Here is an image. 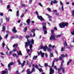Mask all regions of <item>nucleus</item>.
I'll return each instance as SVG.
<instances>
[{"instance_id":"f257e3e1","label":"nucleus","mask_w":74,"mask_h":74,"mask_svg":"<svg viewBox=\"0 0 74 74\" xmlns=\"http://www.w3.org/2000/svg\"><path fill=\"white\" fill-rule=\"evenodd\" d=\"M27 41H28L27 42H25V47L26 48V47H27L28 45L29 46L30 49L31 51L32 50V47H33V45L32 44H33L34 43V40L33 39H32V40H29L28 39H27Z\"/></svg>"},{"instance_id":"f03ea898","label":"nucleus","mask_w":74,"mask_h":74,"mask_svg":"<svg viewBox=\"0 0 74 74\" xmlns=\"http://www.w3.org/2000/svg\"><path fill=\"white\" fill-rule=\"evenodd\" d=\"M53 33H54V30H52L51 33L53 34H51V36L50 38V40H56V38H55V34H53Z\"/></svg>"},{"instance_id":"7ed1b4c3","label":"nucleus","mask_w":74,"mask_h":74,"mask_svg":"<svg viewBox=\"0 0 74 74\" xmlns=\"http://www.w3.org/2000/svg\"><path fill=\"white\" fill-rule=\"evenodd\" d=\"M68 25V23H62L59 24L60 27L61 28H63V27H64L65 26H67Z\"/></svg>"},{"instance_id":"20e7f679","label":"nucleus","mask_w":74,"mask_h":74,"mask_svg":"<svg viewBox=\"0 0 74 74\" xmlns=\"http://www.w3.org/2000/svg\"><path fill=\"white\" fill-rule=\"evenodd\" d=\"M14 63L12 62H10V63L9 64L8 67V70L10 71L11 70V67L10 66H12L14 64Z\"/></svg>"},{"instance_id":"39448f33","label":"nucleus","mask_w":74,"mask_h":74,"mask_svg":"<svg viewBox=\"0 0 74 74\" xmlns=\"http://www.w3.org/2000/svg\"><path fill=\"white\" fill-rule=\"evenodd\" d=\"M42 29L43 30L44 32V34H46L47 33V28L46 27V26H43Z\"/></svg>"},{"instance_id":"423d86ee","label":"nucleus","mask_w":74,"mask_h":74,"mask_svg":"<svg viewBox=\"0 0 74 74\" xmlns=\"http://www.w3.org/2000/svg\"><path fill=\"white\" fill-rule=\"evenodd\" d=\"M37 18H38L39 19H40L41 21H44L45 20L44 19V18H42V16H39V15L37 16Z\"/></svg>"},{"instance_id":"0eeeda50","label":"nucleus","mask_w":74,"mask_h":74,"mask_svg":"<svg viewBox=\"0 0 74 74\" xmlns=\"http://www.w3.org/2000/svg\"><path fill=\"white\" fill-rule=\"evenodd\" d=\"M8 72L7 69L6 68L5 69V70L2 71V73H1V74H8Z\"/></svg>"},{"instance_id":"6e6552de","label":"nucleus","mask_w":74,"mask_h":74,"mask_svg":"<svg viewBox=\"0 0 74 74\" xmlns=\"http://www.w3.org/2000/svg\"><path fill=\"white\" fill-rule=\"evenodd\" d=\"M54 73V70L52 68H50L49 74H53Z\"/></svg>"},{"instance_id":"1a4fd4ad","label":"nucleus","mask_w":74,"mask_h":74,"mask_svg":"<svg viewBox=\"0 0 74 74\" xmlns=\"http://www.w3.org/2000/svg\"><path fill=\"white\" fill-rule=\"evenodd\" d=\"M35 68H36V69H38V70L39 71H40V72L43 71L42 69L40 68V69H39L38 68V66L37 65V64H35Z\"/></svg>"},{"instance_id":"9d476101","label":"nucleus","mask_w":74,"mask_h":74,"mask_svg":"<svg viewBox=\"0 0 74 74\" xmlns=\"http://www.w3.org/2000/svg\"><path fill=\"white\" fill-rule=\"evenodd\" d=\"M38 53L39 55V54H41V56L42 58H43L44 57V53H42V51H41L40 52H38Z\"/></svg>"},{"instance_id":"9b49d317","label":"nucleus","mask_w":74,"mask_h":74,"mask_svg":"<svg viewBox=\"0 0 74 74\" xmlns=\"http://www.w3.org/2000/svg\"><path fill=\"white\" fill-rule=\"evenodd\" d=\"M12 32L13 33H16V28L15 27H14V28L12 29Z\"/></svg>"},{"instance_id":"f8f14e48","label":"nucleus","mask_w":74,"mask_h":74,"mask_svg":"<svg viewBox=\"0 0 74 74\" xmlns=\"http://www.w3.org/2000/svg\"><path fill=\"white\" fill-rule=\"evenodd\" d=\"M3 27H2V32H4L5 30V27L4 26V25H2Z\"/></svg>"},{"instance_id":"ddd939ff","label":"nucleus","mask_w":74,"mask_h":74,"mask_svg":"<svg viewBox=\"0 0 74 74\" xmlns=\"http://www.w3.org/2000/svg\"><path fill=\"white\" fill-rule=\"evenodd\" d=\"M26 22L27 24H28V25H30V19H28L27 20Z\"/></svg>"},{"instance_id":"4468645a","label":"nucleus","mask_w":74,"mask_h":74,"mask_svg":"<svg viewBox=\"0 0 74 74\" xmlns=\"http://www.w3.org/2000/svg\"><path fill=\"white\" fill-rule=\"evenodd\" d=\"M17 53L18 54V55H21V56H22V53H21V51H20L19 52H18V51H17Z\"/></svg>"},{"instance_id":"2eb2a0df","label":"nucleus","mask_w":74,"mask_h":74,"mask_svg":"<svg viewBox=\"0 0 74 74\" xmlns=\"http://www.w3.org/2000/svg\"><path fill=\"white\" fill-rule=\"evenodd\" d=\"M47 48L48 47L47 46H45L43 48L44 51H45L47 50Z\"/></svg>"},{"instance_id":"dca6fc26","label":"nucleus","mask_w":74,"mask_h":74,"mask_svg":"<svg viewBox=\"0 0 74 74\" xmlns=\"http://www.w3.org/2000/svg\"><path fill=\"white\" fill-rule=\"evenodd\" d=\"M38 56H34L33 57V58H32L33 60H36L37 59V58Z\"/></svg>"},{"instance_id":"f3484780","label":"nucleus","mask_w":74,"mask_h":74,"mask_svg":"<svg viewBox=\"0 0 74 74\" xmlns=\"http://www.w3.org/2000/svg\"><path fill=\"white\" fill-rule=\"evenodd\" d=\"M27 74H31L32 73V72L30 71V69H27Z\"/></svg>"},{"instance_id":"a211bd4d","label":"nucleus","mask_w":74,"mask_h":74,"mask_svg":"<svg viewBox=\"0 0 74 74\" xmlns=\"http://www.w3.org/2000/svg\"><path fill=\"white\" fill-rule=\"evenodd\" d=\"M18 47V44H15L13 45V48H15V47Z\"/></svg>"},{"instance_id":"6ab92c4d","label":"nucleus","mask_w":74,"mask_h":74,"mask_svg":"<svg viewBox=\"0 0 74 74\" xmlns=\"http://www.w3.org/2000/svg\"><path fill=\"white\" fill-rule=\"evenodd\" d=\"M19 15V11H18L16 12V16H17V17H18Z\"/></svg>"},{"instance_id":"aec40b11","label":"nucleus","mask_w":74,"mask_h":74,"mask_svg":"<svg viewBox=\"0 0 74 74\" xmlns=\"http://www.w3.org/2000/svg\"><path fill=\"white\" fill-rule=\"evenodd\" d=\"M17 62L18 63V64L19 65H20V64H21V61H20V60H17Z\"/></svg>"},{"instance_id":"412c9836","label":"nucleus","mask_w":74,"mask_h":74,"mask_svg":"<svg viewBox=\"0 0 74 74\" xmlns=\"http://www.w3.org/2000/svg\"><path fill=\"white\" fill-rule=\"evenodd\" d=\"M35 31H36V29H33L31 30V32H32V33H34V32H35Z\"/></svg>"},{"instance_id":"4be33fe9","label":"nucleus","mask_w":74,"mask_h":74,"mask_svg":"<svg viewBox=\"0 0 74 74\" xmlns=\"http://www.w3.org/2000/svg\"><path fill=\"white\" fill-rule=\"evenodd\" d=\"M34 71H35V68L34 67H33L32 70L31 71V73H32V72H34Z\"/></svg>"},{"instance_id":"5701e85b","label":"nucleus","mask_w":74,"mask_h":74,"mask_svg":"<svg viewBox=\"0 0 74 74\" xmlns=\"http://www.w3.org/2000/svg\"><path fill=\"white\" fill-rule=\"evenodd\" d=\"M72 61V60H70L69 62H68L67 63V65L68 66L69 64Z\"/></svg>"},{"instance_id":"b1692460","label":"nucleus","mask_w":74,"mask_h":74,"mask_svg":"<svg viewBox=\"0 0 74 74\" xmlns=\"http://www.w3.org/2000/svg\"><path fill=\"white\" fill-rule=\"evenodd\" d=\"M47 24L46 23H42V25L43 26H45V25Z\"/></svg>"},{"instance_id":"393cba45","label":"nucleus","mask_w":74,"mask_h":74,"mask_svg":"<svg viewBox=\"0 0 74 74\" xmlns=\"http://www.w3.org/2000/svg\"><path fill=\"white\" fill-rule=\"evenodd\" d=\"M61 57H65V56H67V54H66L65 55V56H64V54H62L61 55Z\"/></svg>"},{"instance_id":"a878e982","label":"nucleus","mask_w":74,"mask_h":74,"mask_svg":"<svg viewBox=\"0 0 74 74\" xmlns=\"http://www.w3.org/2000/svg\"><path fill=\"white\" fill-rule=\"evenodd\" d=\"M47 51L49 52H51V51H52V49H51L47 48Z\"/></svg>"},{"instance_id":"bb28decb","label":"nucleus","mask_w":74,"mask_h":74,"mask_svg":"<svg viewBox=\"0 0 74 74\" xmlns=\"http://www.w3.org/2000/svg\"><path fill=\"white\" fill-rule=\"evenodd\" d=\"M64 45V47L65 46L67 47V46L68 45L67 44V42H66L65 41Z\"/></svg>"},{"instance_id":"cd10ccee","label":"nucleus","mask_w":74,"mask_h":74,"mask_svg":"<svg viewBox=\"0 0 74 74\" xmlns=\"http://www.w3.org/2000/svg\"><path fill=\"white\" fill-rule=\"evenodd\" d=\"M50 58L53 57V53H51V52H50Z\"/></svg>"},{"instance_id":"c85d7f7f","label":"nucleus","mask_w":74,"mask_h":74,"mask_svg":"<svg viewBox=\"0 0 74 74\" xmlns=\"http://www.w3.org/2000/svg\"><path fill=\"white\" fill-rule=\"evenodd\" d=\"M65 48V47H64L63 48V47H61V51L62 52H63V51H64V49Z\"/></svg>"},{"instance_id":"c756f323","label":"nucleus","mask_w":74,"mask_h":74,"mask_svg":"<svg viewBox=\"0 0 74 74\" xmlns=\"http://www.w3.org/2000/svg\"><path fill=\"white\" fill-rule=\"evenodd\" d=\"M13 50H12L10 51L9 52V55H11V53H13Z\"/></svg>"},{"instance_id":"7c9ffc66","label":"nucleus","mask_w":74,"mask_h":74,"mask_svg":"<svg viewBox=\"0 0 74 74\" xmlns=\"http://www.w3.org/2000/svg\"><path fill=\"white\" fill-rule=\"evenodd\" d=\"M62 67H61L59 68V69H58V73L60 72V71L62 70Z\"/></svg>"},{"instance_id":"2f4dec72","label":"nucleus","mask_w":74,"mask_h":74,"mask_svg":"<svg viewBox=\"0 0 74 74\" xmlns=\"http://www.w3.org/2000/svg\"><path fill=\"white\" fill-rule=\"evenodd\" d=\"M58 3V1H56V0H54L53 1V4H56V3Z\"/></svg>"},{"instance_id":"473e14b6","label":"nucleus","mask_w":74,"mask_h":74,"mask_svg":"<svg viewBox=\"0 0 74 74\" xmlns=\"http://www.w3.org/2000/svg\"><path fill=\"white\" fill-rule=\"evenodd\" d=\"M63 63H64V61H63V60L62 61V62H61V64L60 66H61V67H62V66H63Z\"/></svg>"},{"instance_id":"72a5a7b5","label":"nucleus","mask_w":74,"mask_h":74,"mask_svg":"<svg viewBox=\"0 0 74 74\" xmlns=\"http://www.w3.org/2000/svg\"><path fill=\"white\" fill-rule=\"evenodd\" d=\"M62 73H64V69L63 68H62Z\"/></svg>"},{"instance_id":"f704fd0d","label":"nucleus","mask_w":74,"mask_h":74,"mask_svg":"<svg viewBox=\"0 0 74 74\" xmlns=\"http://www.w3.org/2000/svg\"><path fill=\"white\" fill-rule=\"evenodd\" d=\"M61 36H62V34L58 35L56 36V38H58V37H61Z\"/></svg>"},{"instance_id":"c9c22d12","label":"nucleus","mask_w":74,"mask_h":74,"mask_svg":"<svg viewBox=\"0 0 74 74\" xmlns=\"http://www.w3.org/2000/svg\"><path fill=\"white\" fill-rule=\"evenodd\" d=\"M26 30H27V27H26L25 28L23 31L24 32H26Z\"/></svg>"},{"instance_id":"e433bc0d","label":"nucleus","mask_w":74,"mask_h":74,"mask_svg":"<svg viewBox=\"0 0 74 74\" xmlns=\"http://www.w3.org/2000/svg\"><path fill=\"white\" fill-rule=\"evenodd\" d=\"M7 21H10V18H7V17H5Z\"/></svg>"},{"instance_id":"4c0bfd02","label":"nucleus","mask_w":74,"mask_h":74,"mask_svg":"<svg viewBox=\"0 0 74 74\" xmlns=\"http://www.w3.org/2000/svg\"><path fill=\"white\" fill-rule=\"evenodd\" d=\"M61 10L62 11H63L64 10V8L63 7V5H62L61 6Z\"/></svg>"},{"instance_id":"58836bf2","label":"nucleus","mask_w":74,"mask_h":74,"mask_svg":"<svg viewBox=\"0 0 74 74\" xmlns=\"http://www.w3.org/2000/svg\"><path fill=\"white\" fill-rule=\"evenodd\" d=\"M24 16V14H23V13H22L21 16V18H23V17Z\"/></svg>"},{"instance_id":"ea45409f","label":"nucleus","mask_w":74,"mask_h":74,"mask_svg":"<svg viewBox=\"0 0 74 74\" xmlns=\"http://www.w3.org/2000/svg\"><path fill=\"white\" fill-rule=\"evenodd\" d=\"M5 43L4 42H3L2 43V46L3 48H4V45H5Z\"/></svg>"},{"instance_id":"a19ab883","label":"nucleus","mask_w":74,"mask_h":74,"mask_svg":"<svg viewBox=\"0 0 74 74\" xmlns=\"http://www.w3.org/2000/svg\"><path fill=\"white\" fill-rule=\"evenodd\" d=\"M71 34H72V35H74V29L73 30V31L71 32Z\"/></svg>"},{"instance_id":"79ce46f5","label":"nucleus","mask_w":74,"mask_h":74,"mask_svg":"<svg viewBox=\"0 0 74 74\" xmlns=\"http://www.w3.org/2000/svg\"><path fill=\"white\" fill-rule=\"evenodd\" d=\"M45 67H47V66H48V63H45Z\"/></svg>"},{"instance_id":"37998d69","label":"nucleus","mask_w":74,"mask_h":74,"mask_svg":"<svg viewBox=\"0 0 74 74\" xmlns=\"http://www.w3.org/2000/svg\"><path fill=\"white\" fill-rule=\"evenodd\" d=\"M11 39H14V38H15V37L14 36H12L10 37Z\"/></svg>"},{"instance_id":"c03bdc74","label":"nucleus","mask_w":74,"mask_h":74,"mask_svg":"<svg viewBox=\"0 0 74 74\" xmlns=\"http://www.w3.org/2000/svg\"><path fill=\"white\" fill-rule=\"evenodd\" d=\"M59 59L60 60H62V57H60L59 58Z\"/></svg>"},{"instance_id":"a18cd8bd","label":"nucleus","mask_w":74,"mask_h":74,"mask_svg":"<svg viewBox=\"0 0 74 74\" xmlns=\"http://www.w3.org/2000/svg\"><path fill=\"white\" fill-rule=\"evenodd\" d=\"M49 11V12H51V9L50 8H48L47 9Z\"/></svg>"},{"instance_id":"49530a36","label":"nucleus","mask_w":74,"mask_h":74,"mask_svg":"<svg viewBox=\"0 0 74 74\" xmlns=\"http://www.w3.org/2000/svg\"><path fill=\"white\" fill-rule=\"evenodd\" d=\"M13 51H14V52H16L17 51V49H16L15 48L14 49Z\"/></svg>"},{"instance_id":"de8ad7c7","label":"nucleus","mask_w":74,"mask_h":74,"mask_svg":"<svg viewBox=\"0 0 74 74\" xmlns=\"http://www.w3.org/2000/svg\"><path fill=\"white\" fill-rule=\"evenodd\" d=\"M16 74H20L19 73V71H18V70L16 71Z\"/></svg>"},{"instance_id":"09e8293b","label":"nucleus","mask_w":74,"mask_h":74,"mask_svg":"<svg viewBox=\"0 0 74 74\" xmlns=\"http://www.w3.org/2000/svg\"><path fill=\"white\" fill-rule=\"evenodd\" d=\"M53 12L54 13H56V12H57V10H53Z\"/></svg>"},{"instance_id":"8fccbe9b","label":"nucleus","mask_w":74,"mask_h":74,"mask_svg":"<svg viewBox=\"0 0 74 74\" xmlns=\"http://www.w3.org/2000/svg\"><path fill=\"white\" fill-rule=\"evenodd\" d=\"M21 6H22V7H25V4H22L21 5Z\"/></svg>"},{"instance_id":"3c124183","label":"nucleus","mask_w":74,"mask_h":74,"mask_svg":"<svg viewBox=\"0 0 74 74\" xmlns=\"http://www.w3.org/2000/svg\"><path fill=\"white\" fill-rule=\"evenodd\" d=\"M54 60L55 62H58L59 60V59H55Z\"/></svg>"},{"instance_id":"603ef678","label":"nucleus","mask_w":74,"mask_h":74,"mask_svg":"<svg viewBox=\"0 0 74 74\" xmlns=\"http://www.w3.org/2000/svg\"><path fill=\"white\" fill-rule=\"evenodd\" d=\"M29 35L26 36H25V38H29Z\"/></svg>"},{"instance_id":"864d4df0","label":"nucleus","mask_w":74,"mask_h":74,"mask_svg":"<svg viewBox=\"0 0 74 74\" xmlns=\"http://www.w3.org/2000/svg\"><path fill=\"white\" fill-rule=\"evenodd\" d=\"M38 5L41 7H42V5L41 3H39Z\"/></svg>"},{"instance_id":"5fc2aeb1","label":"nucleus","mask_w":74,"mask_h":74,"mask_svg":"<svg viewBox=\"0 0 74 74\" xmlns=\"http://www.w3.org/2000/svg\"><path fill=\"white\" fill-rule=\"evenodd\" d=\"M25 66V64H21V67L22 68H23V67Z\"/></svg>"},{"instance_id":"6e6d98bb","label":"nucleus","mask_w":74,"mask_h":74,"mask_svg":"<svg viewBox=\"0 0 74 74\" xmlns=\"http://www.w3.org/2000/svg\"><path fill=\"white\" fill-rule=\"evenodd\" d=\"M0 53L1 55H5L2 52Z\"/></svg>"},{"instance_id":"4d7b16f0","label":"nucleus","mask_w":74,"mask_h":74,"mask_svg":"<svg viewBox=\"0 0 74 74\" xmlns=\"http://www.w3.org/2000/svg\"><path fill=\"white\" fill-rule=\"evenodd\" d=\"M0 15H1V16H3V13H0Z\"/></svg>"},{"instance_id":"13d9d810","label":"nucleus","mask_w":74,"mask_h":74,"mask_svg":"<svg viewBox=\"0 0 74 74\" xmlns=\"http://www.w3.org/2000/svg\"><path fill=\"white\" fill-rule=\"evenodd\" d=\"M44 47L43 46H41L40 47V49H42L44 48Z\"/></svg>"},{"instance_id":"bf43d9fd","label":"nucleus","mask_w":74,"mask_h":74,"mask_svg":"<svg viewBox=\"0 0 74 74\" xmlns=\"http://www.w3.org/2000/svg\"><path fill=\"white\" fill-rule=\"evenodd\" d=\"M48 17L49 18H52V17L50 15L48 16Z\"/></svg>"},{"instance_id":"052dcab7","label":"nucleus","mask_w":74,"mask_h":74,"mask_svg":"<svg viewBox=\"0 0 74 74\" xmlns=\"http://www.w3.org/2000/svg\"><path fill=\"white\" fill-rule=\"evenodd\" d=\"M36 14L37 15V16H38V15H38V13L37 11H36Z\"/></svg>"},{"instance_id":"680f3d73","label":"nucleus","mask_w":74,"mask_h":74,"mask_svg":"<svg viewBox=\"0 0 74 74\" xmlns=\"http://www.w3.org/2000/svg\"><path fill=\"white\" fill-rule=\"evenodd\" d=\"M26 51H27V52H28V53H29V52H30V50L29 49H28V50L26 49Z\"/></svg>"},{"instance_id":"e2e57ef3","label":"nucleus","mask_w":74,"mask_h":74,"mask_svg":"<svg viewBox=\"0 0 74 74\" xmlns=\"http://www.w3.org/2000/svg\"><path fill=\"white\" fill-rule=\"evenodd\" d=\"M16 54H13V56H14V57H15V56H16Z\"/></svg>"},{"instance_id":"0e129e2a","label":"nucleus","mask_w":74,"mask_h":74,"mask_svg":"<svg viewBox=\"0 0 74 74\" xmlns=\"http://www.w3.org/2000/svg\"><path fill=\"white\" fill-rule=\"evenodd\" d=\"M52 4H53V2H52V1H51V2L50 3V5H52Z\"/></svg>"},{"instance_id":"69168bd1","label":"nucleus","mask_w":74,"mask_h":74,"mask_svg":"<svg viewBox=\"0 0 74 74\" xmlns=\"http://www.w3.org/2000/svg\"><path fill=\"white\" fill-rule=\"evenodd\" d=\"M60 5H63V3L61 1H60Z\"/></svg>"},{"instance_id":"338daca9","label":"nucleus","mask_w":74,"mask_h":74,"mask_svg":"<svg viewBox=\"0 0 74 74\" xmlns=\"http://www.w3.org/2000/svg\"><path fill=\"white\" fill-rule=\"evenodd\" d=\"M8 34H6L5 35V38H7V37H8Z\"/></svg>"},{"instance_id":"774afa93","label":"nucleus","mask_w":74,"mask_h":74,"mask_svg":"<svg viewBox=\"0 0 74 74\" xmlns=\"http://www.w3.org/2000/svg\"><path fill=\"white\" fill-rule=\"evenodd\" d=\"M7 8L9 9V8H10V5H8L7 7Z\"/></svg>"}]
</instances>
